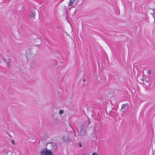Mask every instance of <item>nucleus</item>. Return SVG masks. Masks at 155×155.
<instances>
[{
  "label": "nucleus",
  "mask_w": 155,
  "mask_h": 155,
  "mask_svg": "<svg viewBox=\"0 0 155 155\" xmlns=\"http://www.w3.org/2000/svg\"><path fill=\"white\" fill-rule=\"evenodd\" d=\"M90 123V120L88 119L82 125L79 133V136H83L86 135V128L88 126Z\"/></svg>",
  "instance_id": "1"
},
{
  "label": "nucleus",
  "mask_w": 155,
  "mask_h": 155,
  "mask_svg": "<svg viewBox=\"0 0 155 155\" xmlns=\"http://www.w3.org/2000/svg\"><path fill=\"white\" fill-rule=\"evenodd\" d=\"M31 50V49L29 48L28 50L26 51L25 53V57L29 60L32 59L35 57V54L32 53Z\"/></svg>",
  "instance_id": "2"
},
{
  "label": "nucleus",
  "mask_w": 155,
  "mask_h": 155,
  "mask_svg": "<svg viewBox=\"0 0 155 155\" xmlns=\"http://www.w3.org/2000/svg\"><path fill=\"white\" fill-rule=\"evenodd\" d=\"M41 155H53V153L51 150L44 148L40 151Z\"/></svg>",
  "instance_id": "3"
},
{
  "label": "nucleus",
  "mask_w": 155,
  "mask_h": 155,
  "mask_svg": "<svg viewBox=\"0 0 155 155\" xmlns=\"http://www.w3.org/2000/svg\"><path fill=\"white\" fill-rule=\"evenodd\" d=\"M55 143L53 142H50L48 143L47 145V147L48 149L51 150L52 149L55 147Z\"/></svg>",
  "instance_id": "4"
},
{
  "label": "nucleus",
  "mask_w": 155,
  "mask_h": 155,
  "mask_svg": "<svg viewBox=\"0 0 155 155\" xmlns=\"http://www.w3.org/2000/svg\"><path fill=\"white\" fill-rule=\"evenodd\" d=\"M35 11H33L29 13V17L31 19H33L35 18Z\"/></svg>",
  "instance_id": "5"
},
{
  "label": "nucleus",
  "mask_w": 155,
  "mask_h": 155,
  "mask_svg": "<svg viewBox=\"0 0 155 155\" xmlns=\"http://www.w3.org/2000/svg\"><path fill=\"white\" fill-rule=\"evenodd\" d=\"M62 140L63 141L65 142H70L71 141V139H70L67 136H64L62 138Z\"/></svg>",
  "instance_id": "6"
},
{
  "label": "nucleus",
  "mask_w": 155,
  "mask_h": 155,
  "mask_svg": "<svg viewBox=\"0 0 155 155\" xmlns=\"http://www.w3.org/2000/svg\"><path fill=\"white\" fill-rule=\"evenodd\" d=\"M66 128L67 130L69 132H72L74 130L72 127L70 125L68 126Z\"/></svg>",
  "instance_id": "7"
},
{
  "label": "nucleus",
  "mask_w": 155,
  "mask_h": 155,
  "mask_svg": "<svg viewBox=\"0 0 155 155\" xmlns=\"http://www.w3.org/2000/svg\"><path fill=\"white\" fill-rule=\"evenodd\" d=\"M143 81L145 84H147L148 83L149 79L148 78L143 77Z\"/></svg>",
  "instance_id": "8"
},
{
  "label": "nucleus",
  "mask_w": 155,
  "mask_h": 155,
  "mask_svg": "<svg viewBox=\"0 0 155 155\" xmlns=\"http://www.w3.org/2000/svg\"><path fill=\"white\" fill-rule=\"evenodd\" d=\"M127 106V104H125L122 105V108L121 109V110L123 112L126 110V107Z\"/></svg>",
  "instance_id": "9"
},
{
  "label": "nucleus",
  "mask_w": 155,
  "mask_h": 155,
  "mask_svg": "<svg viewBox=\"0 0 155 155\" xmlns=\"http://www.w3.org/2000/svg\"><path fill=\"white\" fill-rule=\"evenodd\" d=\"M74 1L75 0H70L69 3V5L70 6H72L74 2Z\"/></svg>",
  "instance_id": "10"
},
{
  "label": "nucleus",
  "mask_w": 155,
  "mask_h": 155,
  "mask_svg": "<svg viewBox=\"0 0 155 155\" xmlns=\"http://www.w3.org/2000/svg\"><path fill=\"white\" fill-rule=\"evenodd\" d=\"M52 63L53 64V67H55L57 65V62L56 61H53Z\"/></svg>",
  "instance_id": "11"
},
{
  "label": "nucleus",
  "mask_w": 155,
  "mask_h": 155,
  "mask_svg": "<svg viewBox=\"0 0 155 155\" xmlns=\"http://www.w3.org/2000/svg\"><path fill=\"white\" fill-rule=\"evenodd\" d=\"M11 63V61L9 58H8L7 61V65L8 66L9 64H10Z\"/></svg>",
  "instance_id": "12"
},
{
  "label": "nucleus",
  "mask_w": 155,
  "mask_h": 155,
  "mask_svg": "<svg viewBox=\"0 0 155 155\" xmlns=\"http://www.w3.org/2000/svg\"><path fill=\"white\" fill-rule=\"evenodd\" d=\"M64 113V111L63 110H60L59 111V114L61 115H62Z\"/></svg>",
  "instance_id": "13"
},
{
  "label": "nucleus",
  "mask_w": 155,
  "mask_h": 155,
  "mask_svg": "<svg viewBox=\"0 0 155 155\" xmlns=\"http://www.w3.org/2000/svg\"><path fill=\"white\" fill-rule=\"evenodd\" d=\"M12 143L13 145H15V142L13 140H12Z\"/></svg>",
  "instance_id": "14"
},
{
  "label": "nucleus",
  "mask_w": 155,
  "mask_h": 155,
  "mask_svg": "<svg viewBox=\"0 0 155 155\" xmlns=\"http://www.w3.org/2000/svg\"><path fill=\"white\" fill-rule=\"evenodd\" d=\"M147 73L148 74H150L151 73V71L150 70H148V71H147Z\"/></svg>",
  "instance_id": "15"
},
{
  "label": "nucleus",
  "mask_w": 155,
  "mask_h": 155,
  "mask_svg": "<svg viewBox=\"0 0 155 155\" xmlns=\"http://www.w3.org/2000/svg\"><path fill=\"white\" fill-rule=\"evenodd\" d=\"M91 155H98V154L95 153H93Z\"/></svg>",
  "instance_id": "16"
},
{
  "label": "nucleus",
  "mask_w": 155,
  "mask_h": 155,
  "mask_svg": "<svg viewBox=\"0 0 155 155\" xmlns=\"http://www.w3.org/2000/svg\"><path fill=\"white\" fill-rule=\"evenodd\" d=\"M79 145L80 146V147H82V145H81V143H79Z\"/></svg>",
  "instance_id": "17"
},
{
  "label": "nucleus",
  "mask_w": 155,
  "mask_h": 155,
  "mask_svg": "<svg viewBox=\"0 0 155 155\" xmlns=\"http://www.w3.org/2000/svg\"><path fill=\"white\" fill-rule=\"evenodd\" d=\"M35 63L34 62L33 63V64L32 65L31 64V66H32V67H33L34 66V65H35Z\"/></svg>",
  "instance_id": "18"
},
{
  "label": "nucleus",
  "mask_w": 155,
  "mask_h": 155,
  "mask_svg": "<svg viewBox=\"0 0 155 155\" xmlns=\"http://www.w3.org/2000/svg\"><path fill=\"white\" fill-rule=\"evenodd\" d=\"M85 81V79H84L83 80V82H84Z\"/></svg>",
  "instance_id": "19"
},
{
  "label": "nucleus",
  "mask_w": 155,
  "mask_h": 155,
  "mask_svg": "<svg viewBox=\"0 0 155 155\" xmlns=\"http://www.w3.org/2000/svg\"><path fill=\"white\" fill-rule=\"evenodd\" d=\"M4 61L5 62H6V61H6L5 59H4Z\"/></svg>",
  "instance_id": "20"
},
{
  "label": "nucleus",
  "mask_w": 155,
  "mask_h": 155,
  "mask_svg": "<svg viewBox=\"0 0 155 155\" xmlns=\"http://www.w3.org/2000/svg\"><path fill=\"white\" fill-rule=\"evenodd\" d=\"M74 134H75H75H76L75 132H74Z\"/></svg>",
  "instance_id": "21"
}]
</instances>
